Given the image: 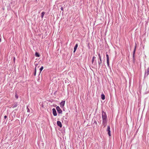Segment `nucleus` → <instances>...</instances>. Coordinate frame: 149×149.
<instances>
[{
    "mask_svg": "<svg viewBox=\"0 0 149 149\" xmlns=\"http://www.w3.org/2000/svg\"><path fill=\"white\" fill-rule=\"evenodd\" d=\"M57 124L58 126L60 127H62V125L61 122L59 121H58L57 122Z\"/></svg>",
    "mask_w": 149,
    "mask_h": 149,
    "instance_id": "nucleus-6",
    "label": "nucleus"
},
{
    "mask_svg": "<svg viewBox=\"0 0 149 149\" xmlns=\"http://www.w3.org/2000/svg\"><path fill=\"white\" fill-rule=\"evenodd\" d=\"M36 68H35V72L34 73V75L35 76H36Z\"/></svg>",
    "mask_w": 149,
    "mask_h": 149,
    "instance_id": "nucleus-18",
    "label": "nucleus"
},
{
    "mask_svg": "<svg viewBox=\"0 0 149 149\" xmlns=\"http://www.w3.org/2000/svg\"><path fill=\"white\" fill-rule=\"evenodd\" d=\"M27 109H27V112H29L30 111V109H29L28 108H27Z\"/></svg>",
    "mask_w": 149,
    "mask_h": 149,
    "instance_id": "nucleus-20",
    "label": "nucleus"
},
{
    "mask_svg": "<svg viewBox=\"0 0 149 149\" xmlns=\"http://www.w3.org/2000/svg\"><path fill=\"white\" fill-rule=\"evenodd\" d=\"M61 10H63V8L62 7L61 8Z\"/></svg>",
    "mask_w": 149,
    "mask_h": 149,
    "instance_id": "nucleus-21",
    "label": "nucleus"
},
{
    "mask_svg": "<svg viewBox=\"0 0 149 149\" xmlns=\"http://www.w3.org/2000/svg\"><path fill=\"white\" fill-rule=\"evenodd\" d=\"M56 109L58 113L60 114L62 113V111L59 106H58L56 107Z\"/></svg>",
    "mask_w": 149,
    "mask_h": 149,
    "instance_id": "nucleus-2",
    "label": "nucleus"
},
{
    "mask_svg": "<svg viewBox=\"0 0 149 149\" xmlns=\"http://www.w3.org/2000/svg\"><path fill=\"white\" fill-rule=\"evenodd\" d=\"M35 56L37 57H39L40 56V55L38 52H36L35 53Z\"/></svg>",
    "mask_w": 149,
    "mask_h": 149,
    "instance_id": "nucleus-12",
    "label": "nucleus"
},
{
    "mask_svg": "<svg viewBox=\"0 0 149 149\" xmlns=\"http://www.w3.org/2000/svg\"><path fill=\"white\" fill-rule=\"evenodd\" d=\"M78 45L77 44H76L74 48V53L76 51L78 47Z\"/></svg>",
    "mask_w": 149,
    "mask_h": 149,
    "instance_id": "nucleus-10",
    "label": "nucleus"
},
{
    "mask_svg": "<svg viewBox=\"0 0 149 149\" xmlns=\"http://www.w3.org/2000/svg\"><path fill=\"white\" fill-rule=\"evenodd\" d=\"M147 74V75L149 74V67L148 68L146 72L145 73V74Z\"/></svg>",
    "mask_w": 149,
    "mask_h": 149,
    "instance_id": "nucleus-14",
    "label": "nucleus"
},
{
    "mask_svg": "<svg viewBox=\"0 0 149 149\" xmlns=\"http://www.w3.org/2000/svg\"><path fill=\"white\" fill-rule=\"evenodd\" d=\"M95 58V57L94 56H93L92 57V63H93V62Z\"/></svg>",
    "mask_w": 149,
    "mask_h": 149,
    "instance_id": "nucleus-16",
    "label": "nucleus"
},
{
    "mask_svg": "<svg viewBox=\"0 0 149 149\" xmlns=\"http://www.w3.org/2000/svg\"><path fill=\"white\" fill-rule=\"evenodd\" d=\"M102 117L103 121H107V115L106 113L103 111L102 112Z\"/></svg>",
    "mask_w": 149,
    "mask_h": 149,
    "instance_id": "nucleus-1",
    "label": "nucleus"
},
{
    "mask_svg": "<svg viewBox=\"0 0 149 149\" xmlns=\"http://www.w3.org/2000/svg\"><path fill=\"white\" fill-rule=\"evenodd\" d=\"M45 12H42V13H41V18H42L44 17V15H45Z\"/></svg>",
    "mask_w": 149,
    "mask_h": 149,
    "instance_id": "nucleus-13",
    "label": "nucleus"
},
{
    "mask_svg": "<svg viewBox=\"0 0 149 149\" xmlns=\"http://www.w3.org/2000/svg\"><path fill=\"white\" fill-rule=\"evenodd\" d=\"M107 131L108 132V134L109 136H111V131L110 130V127L109 126H107Z\"/></svg>",
    "mask_w": 149,
    "mask_h": 149,
    "instance_id": "nucleus-3",
    "label": "nucleus"
},
{
    "mask_svg": "<svg viewBox=\"0 0 149 149\" xmlns=\"http://www.w3.org/2000/svg\"><path fill=\"white\" fill-rule=\"evenodd\" d=\"M17 106V103H14L13 106V108H14L15 107H16Z\"/></svg>",
    "mask_w": 149,
    "mask_h": 149,
    "instance_id": "nucleus-15",
    "label": "nucleus"
},
{
    "mask_svg": "<svg viewBox=\"0 0 149 149\" xmlns=\"http://www.w3.org/2000/svg\"><path fill=\"white\" fill-rule=\"evenodd\" d=\"M107 121H102V124L104 125V127H105L107 123Z\"/></svg>",
    "mask_w": 149,
    "mask_h": 149,
    "instance_id": "nucleus-9",
    "label": "nucleus"
},
{
    "mask_svg": "<svg viewBox=\"0 0 149 149\" xmlns=\"http://www.w3.org/2000/svg\"><path fill=\"white\" fill-rule=\"evenodd\" d=\"M52 111H53V115L54 116H57V113L56 111V110L55 109L53 108L52 109Z\"/></svg>",
    "mask_w": 149,
    "mask_h": 149,
    "instance_id": "nucleus-5",
    "label": "nucleus"
},
{
    "mask_svg": "<svg viewBox=\"0 0 149 149\" xmlns=\"http://www.w3.org/2000/svg\"><path fill=\"white\" fill-rule=\"evenodd\" d=\"M43 69V66H42L40 68V72Z\"/></svg>",
    "mask_w": 149,
    "mask_h": 149,
    "instance_id": "nucleus-17",
    "label": "nucleus"
},
{
    "mask_svg": "<svg viewBox=\"0 0 149 149\" xmlns=\"http://www.w3.org/2000/svg\"><path fill=\"white\" fill-rule=\"evenodd\" d=\"M135 49L134 50V53H135Z\"/></svg>",
    "mask_w": 149,
    "mask_h": 149,
    "instance_id": "nucleus-23",
    "label": "nucleus"
},
{
    "mask_svg": "<svg viewBox=\"0 0 149 149\" xmlns=\"http://www.w3.org/2000/svg\"><path fill=\"white\" fill-rule=\"evenodd\" d=\"M15 97L16 99H17L18 98V96L17 95V94H15Z\"/></svg>",
    "mask_w": 149,
    "mask_h": 149,
    "instance_id": "nucleus-19",
    "label": "nucleus"
},
{
    "mask_svg": "<svg viewBox=\"0 0 149 149\" xmlns=\"http://www.w3.org/2000/svg\"><path fill=\"white\" fill-rule=\"evenodd\" d=\"M101 98L102 100H104L105 99V97L104 95L103 94H102L101 95Z\"/></svg>",
    "mask_w": 149,
    "mask_h": 149,
    "instance_id": "nucleus-11",
    "label": "nucleus"
},
{
    "mask_svg": "<svg viewBox=\"0 0 149 149\" xmlns=\"http://www.w3.org/2000/svg\"><path fill=\"white\" fill-rule=\"evenodd\" d=\"M1 41V38H0V42Z\"/></svg>",
    "mask_w": 149,
    "mask_h": 149,
    "instance_id": "nucleus-25",
    "label": "nucleus"
},
{
    "mask_svg": "<svg viewBox=\"0 0 149 149\" xmlns=\"http://www.w3.org/2000/svg\"><path fill=\"white\" fill-rule=\"evenodd\" d=\"M106 57H107V63L108 67H109V55L107 54H106Z\"/></svg>",
    "mask_w": 149,
    "mask_h": 149,
    "instance_id": "nucleus-4",
    "label": "nucleus"
},
{
    "mask_svg": "<svg viewBox=\"0 0 149 149\" xmlns=\"http://www.w3.org/2000/svg\"><path fill=\"white\" fill-rule=\"evenodd\" d=\"M15 60V58H14V60Z\"/></svg>",
    "mask_w": 149,
    "mask_h": 149,
    "instance_id": "nucleus-24",
    "label": "nucleus"
},
{
    "mask_svg": "<svg viewBox=\"0 0 149 149\" xmlns=\"http://www.w3.org/2000/svg\"><path fill=\"white\" fill-rule=\"evenodd\" d=\"M7 117L6 116H4V118L5 119H6L7 118Z\"/></svg>",
    "mask_w": 149,
    "mask_h": 149,
    "instance_id": "nucleus-22",
    "label": "nucleus"
},
{
    "mask_svg": "<svg viewBox=\"0 0 149 149\" xmlns=\"http://www.w3.org/2000/svg\"><path fill=\"white\" fill-rule=\"evenodd\" d=\"M65 101H62L60 103V106L61 107H63L65 104Z\"/></svg>",
    "mask_w": 149,
    "mask_h": 149,
    "instance_id": "nucleus-8",
    "label": "nucleus"
},
{
    "mask_svg": "<svg viewBox=\"0 0 149 149\" xmlns=\"http://www.w3.org/2000/svg\"><path fill=\"white\" fill-rule=\"evenodd\" d=\"M98 56L100 60V61L98 62V63L99 64H100L102 63V60L101 58V56L100 55V54H98Z\"/></svg>",
    "mask_w": 149,
    "mask_h": 149,
    "instance_id": "nucleus-7",
    "label": "nucleus"
}]
</instances>
